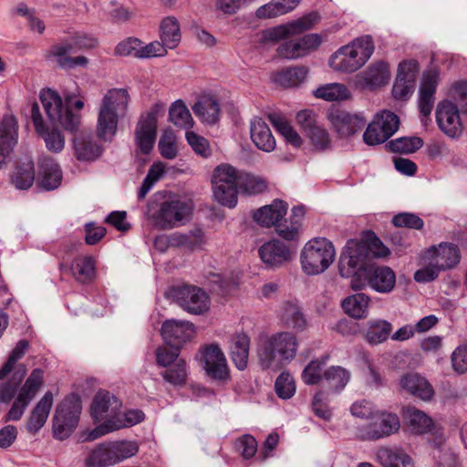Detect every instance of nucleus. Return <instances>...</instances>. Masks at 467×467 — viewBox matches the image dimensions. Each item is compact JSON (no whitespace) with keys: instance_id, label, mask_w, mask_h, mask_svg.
<instances>
[{"instance_id":"0e129e2a","label":"nucleus","mask_w":467,"mask_h":467,"mask_svg":"<svg viewBox=\"0 0 467 467\" xmlns=\"http://www.w3.org/2000/svg\"><path fill=\"white\" fill-rule=\"evenodd\" d=\"M275 389L277 396L283 400L290 399L296 392V384L291 374L281 373L275 383Z\"/></svg>"},{"instance_id":"a18cd8bd","label":"nucleus","mask_w":467,"mask_h":467,"mask_svg":"<svg viewBox=\"0 0 467 467\" xmlns=\"http://www.w3.org/2000/svg\"><path fill=\"white\" fill-rule=\"evenodd\" d=\"M392 331V325L386 320H370L368 322L366 340L370 345H378L388 339Z\"/></svg>"},{"instance_id":"5fc2aeb1","label":"nucleus","mask_w":467,"mask_h":467,"mask_svg":"<svg viewBox=\"0 0 467 467\" xmlns=\"http://www.w3.org/2000/svg\"><path fill=\"white\" fill-rule=\"evenodd\" d=\"M389 68L388 63L377 61L371 64L365 72V80L371 86H382L389 79Z\"/></svg>"},{"instance_id":"a19ab883","label":"nucleus","mask_w":467,"mask_h":467,"mask_svg":"<svg viewBox=\"0 0 467 467\" xmlns=\"http://www.w3.org/2000/svg\"><path fill=\"white\" fill-rule=\"evenodd\" d=\"M71 46H53L49 51V56L55 58L57 64L62 68H74L76 67H86L88 59L85 56L72 57L68 54L74 51L70 50Z\"/></svg>"},{"instance_id":"7ed1b4c3","label":"nucleus","mask_w":467,"mask_h":467,"mask_svg":"<svg viewBox=\"0 0 467 467\" xmlns=\"http://www.w3.org/2000/svg\"><path fill=\"white\" fill-rule=\"evenodd\" d=\"M130 98L125 88L109 89L103 97L98 116L97 135L110 140L116 134L118 121L128 110Z\"/></svg>"},{"instance_id":"774afa93","label":"nucleus","mask_w":467,"mask_h":467,"mask_svg":"<svg viewBox=\"0 0 467 467\" xmlns=\"http://www.w3.org/2000/svg\"><path fill=\"white\" fill-rule=\"evenodd\" d=\"M307 136L317 150H324L329 149L331 146V140L328 132L320 126H317L309 130Z\"/></svg>"},{"instance_id":"aec40b11","label":"nucleus","mask_w":467,"mask_h":467,"mask_svg":"<svg viewBox=\"0 0 467 467\" xmlns=\"http://www.w3.org/2000/svg\"><path fill=\"white\" fill-rule=\"evenodd\" d=\"M321 44V37L317 34H308L298 39L282 43L278 48V56L286 59H296L307 55L317 49Z\"/></svg>"},{"instance_id":"5701e85b","label":"nucleus","mask_w":467,"mask_h":467,"mask_svg":"<svg viewBox=\"0 0 467 467\" xmlns=\"http://www.w3.org/2000/svg\"><path fill=\"white\" fill-rule=\"evenodd\" d=\"M17 121L13 115H5L0 122V170L8 162L17 143Z\"/></svg>"},{"instance_id":"cd10ccee","label":"nucleus","mask_w":467,"mask_h":467,"mask_svg":"<svg viewBox=\"0 0 467 467\" xmlns=\"http://www.w3.org/2000/svg\"><path fill=\"white\" fill-rule=\"evenodd\" d=\"M317 17L316 13L307 14L290 24L278 26L267 30L265 33V37L267 40L277 41L290 36L300 34L309 30L317 20Z\"/></svg>"},{"instance_id":"bb28decb","label":"nucleus","mask_w":467,"mask_h":467,"mask_svg":"<svg viewBox=\"0 0 467 467\" xmlns=\"http://www.w3.org/2000/svg\"><path fill=\"white\" fill-rule=\"evenodd\" d=\"M436 119L439 128L449 137L454 138L461 133V120L458 107L444 100L438 104Z\"/></svg>"},{"instance_id":"1a4fd4ad","label":"nucleus","mask_w":467,"mask_h":467,"mask_svg":"<svg viewBox=\"0 0 467 467\" xmlns=\"http://www.w3.org/2000/svg\"><path fill=\"white\" fill-rule=\"evenodd\" d=\"M240 171L223 163L213 173L212 184L214 199L222 205L233 208L237 203Z\"/></svg>"},{"instance_id":"3c124183","label":"nucleus","mask_w":467,"mask_h":467,"mask_svg":"<svg viewBox=\"0 0 467 467\" xmlns=\"http://www.w3.org/2000/svg\"><path fill=\"white\" fill-rule=\"evenodd\" d=\"M71 272L78 282L88 283L95 276V263L91 256L78 257L71 265Z\"/></svg>"},{"instance_id":"2f4dec72","label":"nucleus","mask_w":467,"mask_h":467,"mask_svg":"<svg viewBox=\"0 0 467 467\" xmlns=\"http://www.w3.org/2000/svg\"><path fill=\"white\" fill-rule=\"evenodd\" d=\"M250 136L254 145L261 150L271 152L275 148V140L268 125L261 118H254L250 122Z\"/></svg>"},{"instance_id":"c756f323","label":"nucleus","mask_w":467,"mask_h":467,"mask_svg":"<svg viewBox=\"0 0 467 467\" xmlns=\"http://www.w3.org/2000/svg\"><path fill=\"white\" fill-rule=\"evenodd\" d=\"M37 185L47 191L57 189L62 180L59 165L50 157L44 156L38 161Z\"/></svg>"},{"instance_id":"a211bd4d","label":"nucleus","mask_w":467,"mask_h":467,"mask_svg":"<svg viewBox=\"0 0 467 467\" xmlns=\"http://www.w3.org/2000/svg\"><path fill=\"white\" fill-rule=\"evenodd\" d=\"M157 130V112L150 110L141 116L135 129V142L138 150L149 154L154 145Z\"/></svg>"},{"instance_id":"0eeeda50","label":"nucleus","mask_w":467,"mask_h":467,"mask_svg":"<svg viewBox=\"0 0 467 467\" xmlns=\"http://www.w3.org/2000/svg\"><path fill=\"white\" fill-rule=\"evenodd\" d=\"M334 245L326 238L308 241L301 251L300 262L303 271L309 275L325 272L334 262Z\"/></svg>"},{"instance_id":"4d7b16f0","label":"nucleus","mask_w":467,"mask_h":467,"mask_svg":"<svg viewBox=\"0 0 467 467\" xmlns=\"http://www.w3.org/2000/svg\"><path fill=\"white\" fill-rule=\"evenodd\" d=\"M169 119L175 126L182 129L191 128L192 124L191 113L182 100H177L171 105Z\"/></svg>"},{"instance_id":"4468645a","label":"nucleus","mask_w":467,"mask_h":467,"mask_svg":"<svg viewBox=\"0 0 467 467\" xmlns=\"http://www.w3.org/2000/svg\"><path fill=\"white\" fill-rule=\"evenodd\" d=\"M173 297L180 307L192 315H203L210 309V296L202 288L195 285L176 288Z\"/></svg>"},{"instance_id":"f257e3e1","label":"nucleus","mask_w":467,"mask_h":467,"mask_svg":"<svg viewBox=\"0 0 467 467\" xmlns=\"http://www.w3.org/2000/svg\"><path fill=\"white\" fill-rule=\"evenodd\" d=\"M26 374V366L19 364L9 379L0 382V403L8 404L15 398L11 408L4 418L5 422L19 420L44 384V371L35 368L18 389Z\"/></svg>"},{"instance_id":"423d86ee","label":"nucleus","mask_w":467,"mask_h":467,"mask_svg":"<svg viewBox=\"0 0 467 467\" xmlns=\"http://www.w3.org/2000/svg\"><path fill=\"white\" fill-rule=\"evenodd\" d=\"M139 451L137 442L130 441H104L96 445L85 459L87 467H109L118 464Z\"/></svg>"},{"instance_id":"4c0bfd02","label":"nucleus","mask_w":467,"mask_h":467,"mask_svg":"<svg viewBox=\"0 0 467 467\" xmlns=\"http://www.w3.org/2000/svg\"><path fill=\"white\" fill-rule=\"evenodd\" d=\"M371 299L364 293H357L342 300L341 306L344 312L356 319L366 318Z\"/></svg>"},{"instance_id":"864d4df0","label":"nucleus","mask_w":467,"mask_h":467,"mask_svg":"<svg viewBox=\"0 0 467 467\" xmlns=\"http://www.w3.org/2000/svg\"><path fill=\"white\" fill-rule=\"evenodd\" d=\"M314 95L327 101H337L348 99L350 92L344 84L330 83L317 88Z\"/></svg>"},{"instance_id":"9d476101","label":"nucleus","mask_w":467,"mask_h":467,"mask_svg":"<svg viewBox=\"0 0 467 467\" xmlns=\"http://www.w3.org/2000/svg\"><path fill=\"white\" fill-rule=\"evenodd\" d=\"M82 410L81 400L77 394H69L57 404L53 416V436L63 441L77 428Z\"/></svg>"},{"instance_id":"f3484780","label":"nucleus","mask_w":467,"mask_h":467,"mask_svg":"<svg viewBox=\"0 0 467 467\" xmlns=\"http://www.w3.org/2000/svg\"><path fill=\"white\" fill-rule=\"evenodd\" d=\"M419 64L416 60H406L399 65L397 78L394 82L392 94L397 99H407L415 88Z\"/></svg>"},{"instance_id":"ea45409f","label":"nucleus","mask_w":467,"mask_h":467,"mask_svg":"<svg viewBox=\"0 0 467 467\" xmlns=\"http://www.w3.org/2000/svg\"><path fill=\"white\" fill-rule=\"evenodd\" d=\"M404 420L410 430L417 434L427 433L431 431L434 426L431 417L414 407L405 409Z\"/></svg>"},{"instance_id":"393cba45","label":"nucleus","mask_w":467,"mask_h":467,"mask_svg":"<svg viewBox=\"0 0 467 467\" xmlns=\"http://www.w3.org/2000/svg\"><path fill=\"white\" fill-rule=\"evenodd\" d=\"M202 361L206 373L213 379L224 380L229 377L227 361L223 352L217 345L205 347Z\"/></svg>"},{"instance_id":"2eb2a0df","label":"nucleus","mask_w":467,"mask_h":467,"mask_svg":"<svg viewBox=\"0 0 467 467\" xmlns=\"http://www.w3.org/2000/svg\"><path fill=\"white\" fill-rule=\"evenodd\" d=\"M370 421L360 429L363 440H379L397 432L400 427L399 417L394 413L374 412Z\"/></svg>"},{"instance_id":"603ef678","label":"nucleus","mask_w":467,"mask_h":467,"mask_svg":"<svg viewBox=\"0 0 467 467\" xmlns=\"http://www.w3.org/2000/svg\"><path fill=\"white\" fill-rule=\"evenodd\" d=\"M350 379V373L340 366H332L324 371V381L336 391L343 389Z\"/></svg>"},{"instance_id":"6ab92c4d","label":"nucleus","mask_w":467,"mask_h":467,"mask_svg":"<svg viewBox=\"0 0 467 467\" xmlns=\"http://www.w3.org/2000/svg\"><path fill=\"white\" fill-rule=\"evenodd\" d=\"M194 334V325L189 321L170 319L163 322L161 327V336L171 348H181Z\"/></svg>"},{"instance_id":"7c9ffc66","label":"nucleus","mask_w":467,"mask_h":467,"mask_svg":"<svg viewBox=\"0 0 467 467\" xmlns=\"http://www.w3.org/2000/svg\"><path fill=\"white\" fill-rule=\"evenodd\" d=\"M53 393L48 390L33 408L26 421L28 432L36 434L43 428L53 406Z\"/></svg>"},{"instance_id":"412c9836","label":"nucleus","mask_w":467,"mask_h":467,"mask_svg":"<svg viewBox=\"0 0 467 467\" xmlns=\"http://www.w3.org/2000/svg\"><path fill=\"white\" fill-rule=\"evenodd\" d=\"M143 420L144 413L140 410H130L126 411L123 415L119 410L116 420L113 419L107 420L106 422H103L101 425L98 426L88 434L86 441H94L111 431L138 424Z\"/></svg>"},{"instance_id":"20e7f679","label":"nucleus","mask_w":467,"mask_h":467,"mask_svg":"<svg viewBox=\"0 0 467 467\" xmlns=\"http://www.w3.org/2000/svg\"><path fill=\"white\" fill-rule=\"evenodd\" d=\"M389 250L374 237L369 244L349 240L339 258V274L343 277L355 276L364 271V264L367 259L373 255L374 257H386Z\"/></svg>"},{"instance_id":"f03ea898","label":"nucleus","mask_w":467,"mask_h":467,"mask_svg":"<svg viewBox=\"0 0 467 467\" xmlns=\"http://www.w3.org/2000/svg\"><path fill=\"white\" fill-rule=\"evenodd\" d=\"M298 346L296 336L288 331L261 339L256 349L259 364L263 368L279 369L296 358Z\"/></svg>"},{"instance_id":"9b49d317","label":"nucleus","mask_w":467,"mask_h":467,"mask_svg":"<svg viewBox=\"0 0 467 467\" xmlns=\"http://www.w3.org/2000/svg\"><path fill=\"white\" fill-rule=\"evenodd\" d=\"M192 211L193 204L191 201L176 196L161 202L153 219L159 228L172 229L190 221Z\"/></svg>"},{"instance_id":"79ce46f5","label":"nucleus","mask_w":467,"mask_h":467,"mask_svg":"<svg viewBox=\"0 0 467 467\" xmlns=\"http://www.w3.org/2000/svg\"><path fill=\"white\" fill-rule=\"evenodd\" d=\"M192 111L202 122L214 124L219 119L220 107L212 98H203L192 106Z\"/></svg>"},{"instance_id":"473e14b6","label":"nucleus","mask_w":467,"mask_h":467,"mask_svg":"<svg viewBox=\"0 0 467 467\" xmlns=\"http://www.w3.org/2000/svg\"><path fill=\"white\" fill-rule=\"evenodd\" d=\"M287 212V204L281 200H275L271 204L263 206L254 213V221L264 226H275L282 221Z\"/></svg>"},{"instance_id":"72a5a7b5","label":"nucleus","mask_w":467,"mask_h":467,"mask_svg":"<svg viewBox=\"0 0 467 467\" xmlns=\"http://www.w3.org/2000/svg\"><path fill=\"white\" fill-rule=\"evenodd\" d=\"M401 387L411 395L428 401L434 395V389L428 380L417 373H408L400 379Z\"/></svg>"},{"instance_id":"37998d69","label":"nucleus","mask_w":467,"mask_h":467,"mask_svg":"<svg viewBox=\"0 0 467 467\" xmlns=\"http://www.w3.org/2000/svg\"><path fill=\"white\" fill-rule=\"evenodd\" d=\"M282 322L290 328L303 331L306 327V320L301 308L294 303L285 302L281 311Z\"/></svg>"},{"instance_id":"49530a36","label":"nucleus","mask_w":467,"mask_h":467,"mask_svg":"<svg viewBox=\"0 0 467 467\" xmlns=\"http://www.w3.org/2000/svg\"><path fill=\"white\" fill-rule=\"evenodd\" d=\"M434 261L442 270L453 267L460 261L459 249L451 244H441L433 251Z\"/></svg>"},{"instance_id":"ddd939ff","label":"nucleus","mask_w":467,"mask_h":467,"mask_svg":"<svg viewBox=\"0 0 467 467\" xmlns=\"http://www.w3.org/2000/svg\"><path fill=\"white\" fill-rule=\"evenodd\" d=\"M399 125L400 119L395 113L383 110L368 125L363 140L370 146L383 143L398 130Z\"/></svg>"},{"instance_id":"a878e982","label":"nucleus","mask_w":467,"mask_h":467,"mask_svg":"<svg viewBox=\"0 0 467 467\" xmlns=\"http://www.w3.org/2000/svg\"><path fill=\"white\" fill-rule=\"evenodd\" d=\"M439 80V69L431 66L423 74L419 94V109L423 117H428L434 105V94Z\"/></svg>"},{"instance_id":"bf43d9fd","label":"nucleus","mask_w":467,"mask_h":467,"mask_svg":"<svg viewBox=\"0 0 467 467\" xmlns=\"http://www.w3.org/2000/svg\"><path fill=\"white\" fill-rule=\"evenodd\" d=\"M71 46V51L89 50L97 47L98 40L87 34L77 33L55 46Z\"/></svg>"},{"instance_id":"6e6552de","label":"nucleus","mask_w":467,"mask_h":467,"mask_svg":"<svg viewBox=\"0 0 467 467\" xmlns=\"http://www.w3.org/2000/svg\"><path fill=\"white\" fill-rule=\"evenodd\" d=\"M39 98L47 117L52 124H59L67 130L77 129L80 118L69 108L70 97H67L64 101L56 90L46 88L41 90Z\"/></svg>"},{"instance_id":"052dcab7","label":"nucleus","mask_w":467,"mask_h":467,"mask_svg":"<svg viewBox=\"0 0 467 467\" xmlns=\"http://www.w3.org/2000/svg\"><path fill=\"white\" fill-rule=\"evenodd\" d=\"M177 137L175 133L171 130H166L162 133L159 142L158 149L160 154L167 160H173L177 157Z\"/></svg>"},{"instance_id":"8fccbe9b","label":"nucleus","mask_w":467,"mask_h":467,"mask_svg":"<svg viewBox=\"0 0 467 467\" xmlns=\"http://www.w3.org/2000/svg\"><path fill=\"white\" fill-rule=\"evenodd\" d=\"M266 189L267 182L262 177L240 171L238 192L255 195L264 192Z\"/></svg>"},{"instance_id":"39448f33","label":"nucleus","mask_w":467,"mask_h":467,"mask_svg":"<svg viewBox=\"0 0 467 467\" xmlns=\"http://www.w3.org/2000/svg\"><path fill=\"white\" fill-rule=\"evenodd\" d=\"M374 50L372 36H362L337 49L330 57L329 64L335 70L352 73L367 63Z\"/></svg>"},{"instance_id":"f8f14e48","label":"nucleus","mask_w":467,"mask_h":467,"mask_svg":"<svg viewBox=\"0 0 467 467\" xmlns=\"http://www.w3.org/2000/svg\"><path fill=\"white\" fill-rule=\"evenodd\" d=\"M396 284V275L393 270L385 265L366 267L362 275L358 274L350 281V287L358 291L369 286L379 293H389Z\"/></svg>"},{"instance_id":"69168bd1","label":"nucleus","mask_w":467,"mask_h":467,"mask_svg":"<svg viewBox=\"0 0 467 467\" xmlns=\"http://www.w3.org/2000/svg\"><path fill=\"white\" fill-rule=\"evenodd\" d=\"M392 223L396 227H406L416 230L421 229L424 225L423 220L412 213H400L396 214L392 218Z\"/></svg>"},{"instance_id":"680f3d73","label":"nucleus","mask_w":467,"mask_h":467,"mask_svg":"<svg viewBox=\"0 0 467 467\" xmlns=\"http://www.w3.org/2000/svg\"><path fill=\"white\" fill-rule=\"evenodd\" d=\"M187 366L183 359H178L176 363L162 373L166 381L172 385H184L187 380Z\"/></svg>"},{"instance_id":"b1692460","label":"nucleus","mask_w":467,"mask_h":467,"mask_svg":"<svg viewBox=\"0 0 467 467\" xmlns=\"http://www.w3.org/2000/svg\"><path fill=\"white\" fill-rule=\"evenodd\" d=\"M121 402L109 391H99L91 404V416L95 421L116 420Z\"/></svg>"},{"instance_id":"c03bdc74","label":"nucleus","mask_w":467,"mask_h":467,"mask_svg":"<svg viewBox=\"0 0 467 467\" xmlns=\"http://www.w3.org/2000/svg\"><path fill=\"white\" fill-rule=\"evenodd\" d=\"M306 74L307 69L305 67H288L275 73L273 80L284 88H292L301 84Z\"/></svg>"},{"instance_id":"e2e57ef3","label":"nucleus","mask_w":467,"mask_h":467,"mask_svg":"<svg viewBox=\"0 0 467 467\" xmlns=\"http://www.w3.org/2000/svg\"><path fill=\"white\" fill-rule=\"evenodd\" d=\"M423 145V141L418 137H403L390 140L387 147L393 152L411 153L419 150Z\"/></svg>"},{"instance_id":"6e6d98bb","label":"nucleus","mask_w":467,"mask_h":467,"mask_svg":"<svg viewBox=\"0 0 467 467\" xmlns=\"http://www.w3.org/2000/svg\"><path fill=\"white\" fill-rule=\"evenodd\" d=\"M328 356L310 361L302 372V379L307 385L318 384L324 379L323 368L327 364Z\"/></svg>"},{"instance_id":"de8ad7c7","label":"nucleus","mask_w":467,"mask_h":467,"mask_svg":"<svg viewBox=\"0 0 467 467\" xmlns=\"http://www.w3.org/2000/svg\"><path fill=\"white\" fill-rule=\"evenodd\" d=\"M35 178L34 162L26 161L16 167L12 175V183L19 190H27L33 185Z\"/></svg>"},{"instance_id":"4be33fe9","label":"nucleus","mask_w":467,"mask_h":467,"mask_svg":"<svg viewBox=\"0 0 467 467\" xmlns=\"http://www.w3.org/2000/svg\"><path fill=\"white\" fill-rule=\"evenodd\" d=\"M30 112L34 127L39 136L43 138L47 149L55 153L62 151L65 147V138L62 132L57 129L48 130L46 128L36 102L32 104Z\"/></svg>"},{"instance_id":"f704fd0d","label":"nucleus","mask_w":467,"mask_h":467,"mask_svg":"<svg viewBox=\"0 0 467 467\" xmlns=\"http://www.w3.org/2000/svg\"><path fill=\"white\" fill-rule=\"evenodd\" d=\"M378 462L382 467H410L412 465L410 456L398 447H380L376 453Z\"/></svg>"},{"instance_id":"13d9d810","label":"nucleus","mask_w":467,"mask_h":467,"mask_svg":"<svg viewBox=\"0 0 467 467\" xmlns=\"http://www.w3.org/2000/svg\"><path fill=\"white\" fill-rule=\"evenodd\" d=\"M28 347L29 344L25 339L19 340L16 343V347L10 353L6 362L0 369V380L5 379L7 375H9L12 371L16 370V368L17 367L16 366V361H18L25 356L26 350L28 349Z\"/></svg>"},{"instance_id":"dca6fc26","label":"nucleus","mask_w":467,"mask_h":467,"mask_svg":"<svg viewBox=\"0 0 467 467\" xmlns=\"http://www.w3.org/2000/svg\"><path fill=\"white\" fill-rule=\"evenodd\" d=\"M327 119L340 138L350 137L360 131L366 125V119L358 114L333 109L327 113Z\"/></svg>"},{"instance_id":"c9c22d12","label":"nucleus","mask_w":467,"mask_h":467,"mask_svg":"<svg viewBox=\"0 0 467 467\" xmlns=\"http://www.w3.org/2000/svg\"><path fill=\"white\" fill-rule=\"evenodd\" d=\"M250 348V337L245 333H236L231 338V358L239 370L247 367Z\"/></svg>"},{"instance_id":"c85d7f7f","label":"nucleus","mask_w":467,"mask_h":467,"mask_svg":"<svg viewBox=\"0 0 467 467\" xmlns=\"http://www.w3.org/2000/svg\"><path fill=\"white\" fill-rule=\"evenodd\" d=\"M261 260L270 267H278L290 261L289 247L279 240H271L259 248Z\"/></svg>"},{"instance_id":"338daca9","label":"nucleus","mask_w":467,"mask_h":467,"mask_svg":"<svg viewBox=\"0 0 467 467\" xmlns=\"http://www.w3.org/2000/svg\"><path fill=\"white\" fill-rule=\"evenodd\" d=\"M451 368L459 375L467 373V345L458 346L451 355Z\"/></svg>"},{"instance_id":"e433bc0d","label":"nucleus","mask_w":467,"mask_h":467,"mask_svg":"<svg viewBox=\"0 0 467 467\" xmlns=\"http://www.w3.org/2000/svg\"><path fill=\"white\" fill-rule=\"evenodd\" d=\"M169 244L172 247H183L190 250L202 248L206 243L204 232L198 227H195L189 232L173 233L169 237Z\"/></svg>"},{"instance_id":"58836bf2","label":"nucleus","mask_w":467,"mask_h":467,"mask_svg":"<svg viewBox=\"0 0 467 467\" xmlns=\"http://www.w3.org/2000/svg\"><path fill=\"white\" fill-rule=\"evenodd\" d=\"M75 155L79 161H94L101 154V147L93 141L89 134L76 135L73 140Z\"/></svg>"},{"instance_id":"09e8293b","label":"nucleus","mask_w":467,"mask_h":467,"mask_svg":"<svg viewBox=\"0 0 467 467\" xmlns=\"http://www.w3.org/2000/svg\"><path fill=\"white\" fill-rule=\"evenodd\" d=\"M161 39L162 44L169 48H174L181 41L179 23L176 18L169 16L161 24Z\"/></svg>"}]
</instances>
